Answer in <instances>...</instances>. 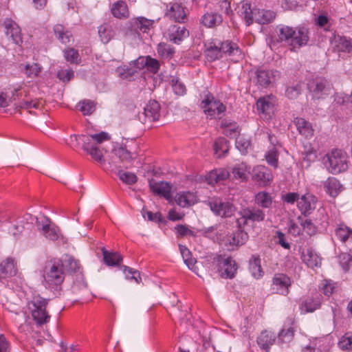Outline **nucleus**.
I'll list each match as a JSON object with an SVG mask.
<instances>
[{
	"instance_id": "obj_1",
	"label": "nucleus",
	"mask_w": 352,
	"mask_h": 352,
	"mask_svg": "<svg viewBox=\"0 0 352 352\" xmlns=\"http://www.w3.org/2000/svg\"><path fill=\"white\" fill-rule=\"evenodd\" d=\"M110 139L108 133L100 132L92 135H72L69 140V144L73 148L82 146L83 150L89 154L91 158L100 166L105 165L104 153H106L101 144Z\"/></svg>"
},
{
	"instance_id": "obj_2",
	"label": "nucleus",
	"mask_w": 352,
	"mask_h": 352,
	"mask_svg": "<svg viewBox=\"0 0 352 352\" xmlns=\"http://www.w3.org/2000/svg\"><path fill=\"white\" fill-rule=\"evenodd\" d=\"M205 47V54L209 61L219 59L223 55L241 56V51L236 44L229 41H221L219 39H212L206 43Z\"/></svg>"
},
{
	"instance_id": "obj_3",
	"label": "nucleus",
	"mask_w": 352,
	"mask_h": 352,
	"mask_svg": "<svg viewBox=\"0 0 352 352\" xmlns=\"http://www.w3.org/2000/svg\"><path fill=\"white\" fill-rule=\"evenodd\" d=\"M69 265H45L43 272V285L52 291H60L67 267Z\"/></svg>"
},
{
	"instance_id": "obj_4",
	"label": "nucleus",
	"mask_w": 352,
	"mask_h": 352,
	"mask_svg": "<svg viewBox=\"0 0 352 352\" xmlns=\"http://www.w3.org/2000/svg\"><path fill=\"white\" fill-rule=\"evenodd\" d=\"M324 164L327 170L332 174L344 172L348 168L347 154L342 150L335 149L325 155Z\"/></svg>"
},
{
	"instance_id": "obj_5",
	"label": "nucleus",
	"mask_w": 352,
	"mask_h": 352,
	"mask_svg": "<svg viewBox=\"0 0 352 352\" xmlns=\"http://www.w3.org/2000/svg\"><path fill=\"white\" fill-rule=\"evenodd\" d=\"M36 226L41 234L46 239L53 241H60L63 243H67V239L61 234L59 228L49 218L46 217L37 218Z\"/></svg>"
},
{
	"instance_id": "obj_6",
	"label": "nucleus",
	"mask_w": 352,
	"mask_h": 352,
	"mask_svg": "<svg viewBox=\"0 0 352 352\" xmlns=\"http://www.w3.org/2000/svg\"><path fill=\"white\" fill-rule=\"evenodd\" d=\"M34 309L32 311V316L36 323L42 325L49 322L50 316L46 311L47 300L41 297L34 298L32 301Z\"/></svg>"
},
{
	"instance_id": "obj_7",
	"label": "nucleus",
	"mask_w": 352,
	"mask_h": 352,
	"mask_svg": "<svg viewBox=\"0 0 352 352\" xmlns=\"http://www.w3.org/2000/svg\"><path fill=\"white\" fill-rule=\"evenodd\" d=\"M201 105L204 113L211 118H221L226 109L221 102L214 99L212 96H208L202 100Z\"/></svg>"
},
{
	"instance_id": "obj_8",
	"label": "nucleus",
	"mask_w": 352,
	"mask_h": 352,
	"mask_svg": "<svg viewBox=\"0 0 352 352\" xmlns=\"http://www.w3.org/2000/svg\"><path fill=\"white\" fill-rule=\"evenodd\" d=\"M292 285L291 278L284 274H276L272 279L271 290L273 293L287 296Z\"/></svg>"
},
{
	"instance_id": "obj_9",
	"label": "nucleus",
	"mask_w": 352,
	"mask_h": 352,
	"mask_svg": "<svg viewBox=\"0 0 352 352\" xmlns=\"http://www.w3.org/2000/svg\"><path fill=\"white\" fill-rule=\"evenodd\" d=\"M208 205L210 210L216 215L221 217H231L234 212V207L231 203L228 201L223 202L218 198L211 199Z\"/></svg>"
},
{
	"instance_id": "obj_10",
	"label": "nucleus",
	"mask_w": 352,
	"mask_h": 352,
	"mask_svg": "<svg viewBox=\"0 0 352 352\" xmlns=\"http://www.w3.org/2000/svg\"><path fill=\"white\" fill-rule=\"evenodd\" d=\"M313 98L320 99L330 94L331 88L328 81L324 78H316L308 85Z\"/></svg>"
},
{
	"instance_id": "obj_11",
	"label": "nucleus",
	"mask_w": 352,
	"mask_h": 352,
	"mask_svg": "<svg viewBox=\"0 0 352 352\" xmlns=\"http://www.w3.org/2000/svg\"><path fill=\"white\" fill-rule=\"evenodd\" d=\"M240 214L241 217L237 219V223L239 226L241 224H246L248 221H251L252 222L262 221L264 220L265 217V214L262 210L255 208H244L240 212Z\"/></svg>"
},
{
	"instance_id": "obj_12",
	"label": "nucleus",
	"mask_w": 352,
	"mask_h": 352,
	"mask_svg": "<svg viewBox=\"0 0 352 352\" xmlns=\"http://www.w3.org/2000/svg\"><path fill=\"white\" fill-rule=\"evenodd\" d=\"M256 74L257 83L262 87H269L280 78V73L273 69L260 68L256 71Z\"/></svg>"
},
{
	"instance_id": "obj_13",
	"label": "nucleus",
	"mask_w": 352,
	"mask_h": 352,
	"mask_svg": "<svg viewBox=\"0 0 352 352\" xmlns=\"http://www.w3.org/2000/svg\"><path fill=\"white\" fill-rule=\"evenodd\" d=\"M160 117V105L155 100H150L144 109V112L139 116L140 120L143 122H154Z\"/></svg>"
},
{
	"instance_id": "obj_14",
	"label": "nucleus",
	"mask_w": 352,
	"mask_h": 352,
	"mask_svg": "<svg viewBox=\"0 0 352 352\" xmlns=\"http://www.w3.org/2000/svg\"><path fill=\"white\" fill-rule=\"evenodd\" d=\"M6 35L13 43L21 45L23 43L21 30L19 25L10 19L4 21Z\"/></svg>"
},
{
	"instance_id": "obj_15",
	"label": "nucleus",
	"mask_w": 352,
	"mask_h": 352,
	"mask_svg": "<svg viewBox=\"0 0 352 352\" xmlns=\"http://www.w3.org/2000/svg\"><path fill=\"white\" fill-rule=\"evenodd\" d=\"M72 265L67 267V274L73 280V287L76 289L87 288V283L85 280L83 270L81 265Z\"/></svg>"
},
{
	"instance_id": "obj_16",
	"label": "nucleus",
	"mask_w": 352,
	"mask_h": 352,
	"mask_svg": "<svg viewBox=\"0 0 352 352\" xmlns=\"http://www.w3.org/2000/svg\"><path fill=\"white\" fill-rule=\"evenodd\" d=\"M276 102V98L273 96L261 98L256 102L257 110L265 119H268L274 113Z\"/></svg>"
},
{
	"instance_id": "obj_17",
	"label": "nucleus",
	"mask_w": 352,
	"mask_h": 352,
	"mask_svg": "<svg viewBox=\"0 0 352 352\" xmlns=\"http://www.w3.org/2000/svg\"><path fill=\"white\" fill-rule=\"evenodd\" d=\"M149 187L151 190L155 195L164 197L168 201H172L171 189L170 183L166 182H157L155 179L149 180Z\"/></svg>"
},
{
	"instance_id": "obj_18",
	"label": "nucleus",
	"mask_w": 352,
	"mask_h": 352,
	"mask_svg": "<svg viewBox=\"0 0 352 352\" xmlns=\"http://www.w3.org/2000/svg\"><path fill=\"white\" fill-rule=\"evenodd\" d=\"M321 304L322 297L320 295L316 294V296H306L301 299L299 309L301 313H311L320 309Z\"/></svg>"
},
{
	"instance_id": "obj_19",
	"label": "nucleus",
	"mask_w": 352,
	"mask_h": 352,
	"mask_svg": "<svg viewBox=\"0 0 352 352\" xmlns=\"http://www.w3.org/2000/svg\"><path fill=\"white\" fill-rule=\"evenodd\" d=\"M252 179L261 185L267 186L273 180L271 171L265 166H256L252 170Z\"/></svg>"
},
{
	"instance_id": "obj_20",
	"label": "nucleus",
	"mask_w": 352,
	"mask_h": 352,
	"mask_svg": "<svg viewBox=\"0 0 352 352\" xmlns=\"http://www.w3.org/2000/svg\"><path fill=\"white\" fill-rule=\"evenodd\" d=\"M309 39V30L305 27H298L297 32L295 31L289 45L291 46L292 50L299 49L303 46H305Z\"/></svg>"
},
{
	"instance_id": "obj_21",
	"label": "nucleus",
	"mask_w": 352,
	"mask_h": 352,
	"mask_svg": "<svg viewBox=\"0 0 352 352\" xmlns=\"http://www.w3.org/2000/svg\"><path fill=\"white\" fill-rule=\"evenodd\" d=\"M276 338V337L274 333L270 331L263 330L257 337L256 342L262 350L268 352L271 346L274 344Z\"/></svg>"
},
{
	"instance_id": "obj_22",
	"label": "nucleus",
	"mask_w": 352,
	"mask_h": 352,
	"mask_svg": "<svg viewBox=\"0 0 352 352\" xmlns=\"http://www.w3.org/2000/svg\"><path fill=\"white\" fill-rule=\"evenodd\" d=\"M317 202L316 197L310 194L306 193L302 195L298 201V208L302 214L310 213L316 208Z\"/></svg>"
},
{
	"instance_id": "obj_23",
	"label": "nucleus",
	"mask_w": 352,
	"mask_h": 352,
	"mask_svg": "<svg viewBox=\"0 0 352 352\" xmlns=\"http://www.w3.org/2000/svg\"><path fill=\"white\" fill-rule=\"evenodd\" d=\"M166 15L170 19L179 22L184 23L186 19L185 8L179 3H175L172 4L167 10Z\"/></svg>"
},
{
	"instance_id": "obj_24",
	"label": "nucleus",
	"mask_w": 352,
	"mask_h": 352,
	"mask_svg": "<svg viewBox=\"0 0 352 352\" xmlns=\"http://www.w3.org/2000/svg\"><path fill=\"white\" fill-rule=\"evenodd\" d=\"M131 30L135 32H147L153 27L154 21L140 16L130 21Z\"/></svg>"
},
{
	"instance_id": "obj_25",
	"label": "nucleus",
	"mask_w": 352,
	"mask_h": 352,
	"mask_svg": "<svg viewBox=\"0 0 352 352\" xmlns=\"http://www.w3.org/2000/svg\"><path fill=\"white\" fill-rule=\"evenodd\" d=\"M174 200L180 207L186 208L197 202V196L195 193L189 191L180 192L176 194Z\"/></svg>"
},
{
	"instance_id": "obj_26",
	"label": "nucleus",
	"mask_w": 352,
	"mask_h": 352,
	"mask_svg": "<svg viewBox=\"0 0 352 352\" xmlns=\"http://www.w3.org/2000/svg\"><path fill=\"white\" fill-rule=\"evenodd\" d=\"M331 46L336 52H349L351 48V41L345 36L334 35L331 39Z\"/></svg>"
},
{
	"instance_id": "obj_27",
	"label": "nucleus",
	"mask_w": 352,
	"mask_h": 352,
	"mask_svg": "<svg viewBox=\"0 0 352 352\" xmlns=\"http://www.w3.org/2000/svg\"><path fill=\"white\" fill-rule=\"evenodd\" d=\"M246 232L238 228L236 231L226 238V243L230 245L232 248L243 245L248 239Z\"/></svg>"
},
{
	"instance_id": "obj_28",
	"label": "nucleus",
	"mask_w": 352,
	"mask_h": 352,
	"mask_svg": "<svg viewBox=\"0 0 352 352\" xmlns=\"http://www.w3.org/2000/svg\"><path fill=\"white\" fill-rule=\"evenodd\" d=\"M230 177V173L226 169H215L208 173L206 176V180L209 184H214L226 180Z\"/></svg>"
},
{
	"instance_id": "obj_29",
	"label": "nucleus",
	"mask_w": 352,
	"mask_h": 352,
	"mask_svg": "<svg viewBox=\"0 0 352 352\" xmlns=\"http://www.w3.org/2000/svg\"><path fill=\"white\" fill-rule=\"evenodd\" d=\"M294 124L299 133L307 138H310L314 135V129L308 121L302 118H297L294 120Z\"/></svg>"
},
{
	"instance_id": "obj_30",
	"label": "nucleus",
	"mask_w": 352,
	"mask_h": 352,
	"mask_svg": "<svg viewBox=\"0 0 352 352\" xmlns=\"http://www.w3.org/2000/svg\"><path fill=\"white\" fill-rule=\"evenodd\" d=\"M250 173V166L245 163L241 162L235 164L232 169V176L233 179L246 181Z\"/></svg>"
},
{
	"instance_id": "obj_31",
	"label": "nucleus",
	"mask_w": 352,
	"mask_h": 352,
	"mask_svg": "<svg viewBox=\"0 0 352 352\" xmlns=\"http://www.w3.org/2000/svg\"><path fill=\"white\" fill-rule=\"evenodd\" d=\"M111 14L117 19H126L129 16L127 5L124 1H118L113 3L111 8Z\"/></svg>"
},
{
	"instance_id": "obj_32",
	"label": "nucleus",
	"mask_w": 352,
	"mask_h": 352,
	"mask_svg": "<svg viewBox=\"0 0 352 352\" xmlns=\"http://www.w3.org/2000/svg\"><path fill=\"white\" fill-rule=\"evenodd\" d=\"M275 17V12L271 10L260 9L254 10V21L259 24H267L272 23Z\"/></svg>"
},
{
	"instance_id": "obj_33",
	"label": "nucleus",
	"mask_w": 352,
	"mask_h": 352,
	"mask_svg": "<svg viewBox=\"0 0 352 352\" xmlns=\"http://www.w3.org/2000/svg\"><path fill=\"white\" fill-rule=\"evenodd\" d=\"M99 38L104 44L108 43L115 36L116 32L113 26L108 23H104L98 27Z\"/></svg>"
},
{
	"instance_id": "obj_34",
	"label": "nucleus",
	"mask_w": 352,
	"mask_h": 352,
	"mask_svg": "<svg viewBox=\"0 0 352 352\" xmlns=\"http://www.w3.org/2000/svg\"><path fill=\"white\" fill-rule=\"evenodd\" d=\"M239 12L243 18L247 25H250L254 21V10L256 9H252L250 3L247 1H242L239 7Z\"/></svg>"
},
{
	"instance_id": "obj_35",
	"label": "nucleus",
	"mask_w": 352,
	"mask_h": 352,
	"mask_svg": "<svg viewBox=\"0 0 352 352\" xmlns=\"http://www.w3.org/2000/svg\"><path fill=\"white\" fill-rule=\"evenodd\" d=\"M112 154L118 157L122 162L129 163L133 159L136 158L137 153L135 152H130L126 148L123 146L116 147Z\"/></svg>"
},
{
	"instance_id": "obj_36",
	"label": "nucleus",
	"mask_w": 352,
	"mask_h": 352,
	"mask_svg": "<svg viewBox=\"0 0 352 352\" xmlns=\"http://www.w3.org/2000/svg\"><path fill=\"white\" fill-rule=\"evenodd\" d=\"M21 273H18L16 265H0V280L2 282L10 281L14 277Z\"/></svg>"
},
{
	"instance_id": "obj_37",
	"label": "nucleus",
	"mask_w": 352,
	"mask_h": 352,
	"mask_svg": "<svg viewBox=\"0 0 352 352\" xmlns=\"http://www.w3.org/2000/svg\"><path fill=\"white\" fill-rule=\"evenodd\" d=\"M301 256L305 264H320L322 261L320 255L310 248L303 250Z\"/></svg>"
},
{
	"instance_id": "obj_38",
	"label": "nucleus",
	"mask_w": 352,
	"mask_h": 352,
	"mask_svg": "<svg viewBox=\"0 0 352 352\" xmlns=\"http://www.w3.org/2000/svg\"><path fill=\"white\" fill-rule=\"evenodd\" d=\"M221 21V16L215 12H207L201 18V23L208 28L219 25Z\"/></svg>"
},
{
	"instance_id": "obj_39",
	"label": "nucleus",
	"mask_w": 352,
	"mask_h": 352,
	"mask_svg": "<svg viewBox=\"0 0 352 352\" xmlns=\"http://www.w3.org/2000/svg\"><path fill=\"white\" fill-rule=\"evenodd\" d=\"M147 56H140L139 57L134 63V66L135 67V69H133V71H131V69H129L128 73H122V71L124 70L122 68H118L117 72L119 73V75L122 78H126L129 76L133 75L135 72H137V69L141 70L146 69L147 63Z\"/></svg>"
},
{
	"instance_id": "obj_40",
	"label": "nucleus",
	"mask_w": 352,
	"mask_h": 352,
	"mask_svg": "<svg viewBox=\"0 0 352 352\" xmlns=\"http://www.w3.org/2000/svg\"><path fill=\"white\" fill-rule=\"evenodd\" d=\"M188 31L184 27L174 25L169 38L175 43L179 44L184 38L188 37Z\"/></svg>"
},
{
	"instance_id": "obj_41",
	"label": "nucleus",
	"mask_w": 352,
	"mask_h": 352,
	"mask_svg": "<svg viewBox=\"0 0 352 352\" xmlns=\"http://www.w3.org/2000/svg\"><path fill=\"white\" fill-rule=\"evenodd\" d=\"M113 267L114 265H110ZM118 267H123V272L126 279L133 281L135 283H140L142 281L141 274L139 270H135L127 265H116Z\"/></svg>"
},
{
	"instance_id": "obj_42",
	"label": "nucleus",
	"mask_w": 352,
	"mask_h": 352,
	"mask_svg": "<svg viewBox=\"0 0 352 352\" xmlns=\"http://www.w3.org/2000/svg\"><path fill=\"white\" fill-rule=\"evenodd\" d=\"M104 264H119L122 261V256L117 252L107 251L105 248H101Z\"/></svg>"
},
{
	"instance_id": "obj_43",
	"label": "nucleus",
	"mask_w": 352,
	"mask_h": 352,
	"mask_svg": "<svg viewBox=\"0 0 352 352\" xmlns=\"http://www.w3.org/2000/svg\"><path fill=\"white\" fill-rule=\"evenodd\" d=\"M214 150L217 157H223L229 150L227 140L224 138H218L214 142Z\"/></svg>"
},
{
	"instance_id": "obj_44",
	"label": "nucleus",
	"mask_w": 352,
	"mask_h": 352,
	"mask_svg": "<svg viewBox=\"0 0 352 352\" xmlns=\"http://www.w3.org/2000/svg\"><path fill=\"white\" fill-rule=\"evenodd\" d=\"M326 192L331 197H336L340 189V184L338 179L334 177H329L324 183Z\"/></svg>"
},
{
	"instance_id": "obj_45",
	"label": "nucleus",
	"mask_w": 352,
	"mask_h": 352,
	"mask_svg": "<svg viewBox=\"0 0 352 352\" xmlns=\"http://www.w3.org/2000/svg\"><path fill=\"white\" fill-rule=\"evenodd\" d=\"M54 32L56 38L61 43L64 44L69 43L72 35L69 31L65 30L62 25H56L54 28Z\"/></svg>"
},
{
	"instance_id": "obj_46",
	"label": "nucleus",
	"mask_w": 352,
	"mask_h": 352,
	"mask_svg": "<svg viewBox=\"0 0 352 352\" xmlns=\"http://www.w3.org/2000/svg\"><path fill=\"white\" fill-rule=\"evenodd\" d=\"M238 265H217V272L222 278H233L237 271Z\"/></svg>"
},
{
	"instance_id": "obj_47",
	"label": "nucleus",
	"mask_w": 352,
	"mask_h": 352,
	"mask_svg": "<svg viewBox=\"0 0 352 352\" xmlns=\"http://www.w3.org/2000/svg\"><path fill=\"white\" fill-rule=\"evenodd\" d=\"M337 283L331 279H324L322 280L320 289L322 294L330 297L336 291Z\"/></svg>"
},
{
	"instance_id": "obj_48",
	"label": "nucleus",
	"mask_w": 352,
	"mask_h": 352,
	"mask_svg": "<svg viewBox=\"0 0 352 352\" xmlns=\"http://www.w3.org/2000/svg\"><path fill=\"white\" fill-rule=\"evenodd\" d=\"M336 234L341 241L346 242L350 239H352V229L344 224H340L336 230Z\"/></svg>"
},
{
	"instance_id": "obj_49",
	"label": "nucleus",
	"mask_w": 352,
	"mask_h": 352,
	"mask_svg": "<svg viewBox=\"0 0 352 352\" xmlns=\"http://www.w3.org/2000/svg\"><path fill=\"white\" fill-rule=\"evenodd\" d=\"M295 330L292 326H284L278 333V340L283 343L290 342L294 336Z\"/></svg>"
},
{
	"instance_id": "obj_50",
	"label": "nucleus",
	"mask_w": 352,
	"mask_h": 352,
	"mask_svg": "<svg viewBox=\"0 0 352 352\" xmlns=\"http://www.w3.org/2000/svg\"><path fill=\"white\" fill-rule=\"evenodd\" d=\"M255 202L265 208H270L272 203L271 196L265 191L259 192L256 195Z\"/></svg>"
},
{
	"instance_id": "obj_51",
	"label": "nucleus",
	"mask_w": 352,
	"mask_h": 352,
	"mask_svg": "<svg viewBox=\"0 0 352 352\" xmlns=\"http://www.w3.org/2000/svg\"><path fill=\"white\" fill-rule=\"evenodd\" d=\"M221 126L224 128L223 133L226 136L236 138L239 135V127L235 124L228 123L227 121H222Z\"/></svg>"
},
{
	"instance_id": "obj_52",
	"label": "nucleus",
	"mask_w": 352,
	"mask_h": 352,
	"mask_svg": "<svg viewBox=\"0 0 352 352\" xmlns=\"http://www.w3.org/2000/svg\"><path fill=\"white\" fill-rule=\"evenodd\" d=\"M265 159L267 164L274 168L278 167V153L276 148L274 146H272L271 148L265 153Z\"/></svg>"
},
{
	"instance_id": "obj_53",
	"label": "nucleus",
	"mask_w": 352,
	"mask_h": 352,
	"mask_svg": "<svg viewBox=\"0 0 352 352\" xmlns=\"http://www.w3.org/2000/svg\"><path fill=\"white\" fill-rule=\"evenodd\" d=\"M338 345L341 349L344 351H352V333H345L340 338Z\"/></svg>"
},
{
	"instance_id": "obj_54",
	"label": "nucleus",
	"mask_w": 352,
	"mask_h": 352,
	"mask_svg": "<svg viewBox=\"0 0 352 352\" xmlns=\"http://www.w3.org/2000/svg\"><path fill=\"white\" fill-rule=\"evenodd\" d=\"M295 34V30L289 26H283L279 28L278 38L281 41L291 43L292 37Z\"/></svg>"
},
{
	"instance_id": "obj_55",
	"label": "nucleus",
	"mask_w": 352,
	"mask_h": 352,
	"mask_svg": "<svg viewBox=\"0 0 352 352\" xmlns=\"http://www.w3.org/2000/svg\"><path fill=\"white\" fill-rule=\"evenodd\" d=\"M42 71L41 67L37 63L27 64L25 66V74L28 78L37 77Z\"/></svg>"
},
{
	"instance_id": "obj_56",
	"label": "nucleus",
	"mask_w": 352,
	"mask_h": 352,
	"mask_svg": "<svg viewBox=\"0 0 352 352\" xmlns=\"http://www.w3.org/2000/svg\"><path fill=\"white\" fill-rule=\"evenodd\" d=\"M79 110L83 115H91L96 109L94 102L85 100L78 103Z\"/></svg>"
},
{
	"instance_id": "obj_57",
	"label": "nucleus",
	"mask_w": 352,
	"mask_h": 352,
	"mask_svg": "<svg viewBox=\"0 0 352 352\" xmlns=\"http://www.w3.org/2000/svg\"><path fill=\"white\" fill-rule=\"evenodd\" d=\"M65 59L72 63H78L80 60L78 50L74 48H67L64 50Z\"/></svg>"
},
{
	"instance_id": "obj_58",
	"label": "nucleus",
	"mask_w": 352,
	"mask_h": 352,
	"mask_svg": "<svg viewBox=\"0 0 352 352\" xmlns=\"http://www.w3.org/2000/svg\"><path fill=\"white\" fill-rule=\"evenodd\" d=\"M316 25L322 28L325 31H330L331 28V20L327 15L321 14L315 19Z\"/></svg>"
},
{
	"instance_id": "obj_59",
	"label": "nucleus",
	"mask_w": 352,
	"mask_h": 352,
	"mask_svg": "<svg viewBox=\"0 0 352 352\" xmlns=\"http://www.w3.org/2000/svg\"><path fill=\"white\" fill-rule=\"evenodd\" d=\"M323 341L320 339H316L308 345L303 347L302 352H322L321 347L323 346Z\"/></svg>"
},
{
	"instance_id": "obj_60",
	"label": "nucleus",
	"mask_w": 352,
	"mask_h": 352,
	"mask_svg": "<svg viewBox=\"0 0 352 352\" xmlns=\"http://www.w3.org/2000/svg\"><path fill=\"white\" fill-rule=\"evenodd\" d=\"M174 52V50L165 43H160L157 46V53L163 58H170Z\"/></svg>"
},
{
	"instance_id": "obj_61",
	"label": "nucleus",
	"mask_w": 352,
	"mask_h": 352,
	"mask_svg": "<svg viewBox=\"0 0 352 352\" xmlns=\"http://www.w3.org/2000/svg\"><path fill=\"white\" fill-rule=\"evenodd\" d=\"M43 103L42 100L38 99L35 100H24L21 102V107L26 109H31L32 108L38 109L43 107Z\"/></svg>"
},
{
	"instance_id": "obj_62",
	"label": "nucleus",
	"mask_w": 352,
	"mask_h": 352,
	"mask_svg": "<svg viewBox=\"0 0 352 352\" xmlns=\"http://www.w3.org/2000/svg\"><path fill=\"white\" fill-rule=\"evenodd\" d=\"M118 176L120 179L126 184H133L137 182L136 175L131 173L120 171Z\"/></svg>"
},
{
	"instance_id": "obj_63",
	"label": "nucleus",
	"mask_w": 352,
	"mask_h": 352,
	"mask_svg": "<svg viewBox=\"0 0 352 352\" xmlns=\"http://www.w3.org/2000/svg\"><path fill=\"white\" fill-rule=\"evenodd\" d=\"M179 250L185 264H194L195 263L190 251L186 246L179 245Z\"/></svg>"
},
{
	"instance_id": "obj_64",
	"label": "nucleus",
	"mask_w": 352,
	"mask_h": 352,
	"mask_svg": "<svg viewBox=\"0 0 352 352\" xmlns=\"http://www.w3.org/2000/svg\"><path fill=\"white\" fill-rule=\"evenodd\" d=\"M57 77L63 82H67L74 77V71L69 69H60L57 73Z\"/></svg>"
}]
</instances>
